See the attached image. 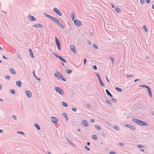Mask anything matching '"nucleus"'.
<instances>
[{"label": "nucleus", "mask_w": 154, "mask_h": 154, "mask_svg": "<svg viewBox=\"0 0 154 154\" xmlns=\"http://www.w3.org/2000/svg\"><path fill=\"white\" fill-rule=\"evenodd\" d=\"M56 43L58 49L60 50L61 49L60 44L59 40L56 37H55Z\"/></svg>", "instance_id": "obj_4"}, {"label": "nucleus", "mask_w": 154, "mask_h": 154, "mask_svg": "<svg viewBox=\"0 0 154 154\" xmlns=\"http://www.w3.org/2000/svg\"><path fill=\"white\" fill-rule=\"evenodd\" d=\"M70 48L71 51H72L73 52L75 53V54L76 53V51L75 50V48L73 45H71L70 46Z\"/></svg>", "instance_id": "obj_13"}, {"label": "nucleus", "mask_w": 154, "mask_h": 154, "mask_svg": "<svg viewBox=\"0 0 154 154\" xmlns=\"http://www.w3.org/2000/svg\"><path fill=\"white\" fill-rule=\"evenodd\" d=\"M147 88L148 90L149 96L150 97H152V93L150 88L149 87H148V88Z\"/></svg>", "instance_id": "obj_21"}, {"label": "nucleus", "mask_w": 154, "mask_h": 154, "mask_svg": "<svg viewBox=\"0 0 154 154\" xmlns=\"http://www.w3.org/2000/svg\"><path fill=\"white\" fill-rule=\"evenodd\" d=\"M95 74L97 76L98 80L99 81V82L100 83V85L102 86H104V83L103 82L102 80L101 79V78L100 77V76L99 75V74L98 73L96 72Z\"/></svg>", "instance_id": "obj_5"}, {"label": "nucleus", "mask_w": 154, "mask_h": 154, "mask_svg": "<svg viewBox=\"0 0 154 154\" xmlns=\"http://www.w3.org/2000/svg\"><path fill=\"white\" fill-rule=\"evenodd\" d=\"M59 59H60V60L63 62L65 63H66V60L63 59L62 57L60 56V57Z\"/></svg>", "instance_id": "obj_26"}, {"label": "nucleus", "mask_w": 154, "mask_h": 154, "mask_svg": "<svg viewBox=\"0 0 154 154\" xmlns=\"http://www.w3.org/2000/svg\"><path fill=\"white\" fill-rule=\"evenodd\" d=\"M115 9L116 12L118 13H119L121 12L120 10L119 9V8L118 7H116L115 8Z\"/></svg>", "instance_id": "obj_25"}, {"label": "nucleus", "mask_w": 154, "mask_h": 154, "mask_svg": "<svg viewBox=\"0 0 154 154\" xmlns=\"http://www.w3.org/2000/svg\"><path fill=\"white\" fill-rule=\"evenodd\" d=\"M133 75H127L126 76V77H127V78L132 77H133Z\"/></svg>", "instance_id": "obj_49"}, {"label": "nucleus", "mask_w": 154, "mask_h": 154, "mask_svg": "<svg viewBox=\"0 0 154 154\" xmlns=\"http://www.w3.org/2000/svg\"><path fill=\"white\" fill-rule=\"evenodd\" d=\"M66 72L68 74H71L72 71V70H70L68 69H66Z\"/></svg>", "instance_id": "obj_24"}, {"label": "nucleus", "mask_w": 154, "mask_h": 154, "mask_svg": "<svg viewBox=\"0 0 154 154\" xmlns=\"http://www.w3.org/2000/svg\"><path fill=\"white\" fill-rule=\"evenodd\" d=\"M10 71L11 73L13 74H15L16 73L15 70L12 69H10Z\"/></svg>", "instance_id": "obj_23"}, {"label": "nucleus", "mask_w": 154, "mask_h": 154, "mask_svg": "<svg viewBox=\"0 0 154 154\" xmlns=\"http://www.w3.org/2000/svg\"><path fill=\"white\" fill-rule=\"evenodd\" d=\"M93 46L96 49H97L98 48L97 46L95 44H93Z\"/></svg>", "instance_id": "obj_41"}, {"label": "nucleus", "mask_w": 154, "mask_h": 154, "mask_svg": "<svg viewBox=\"0 0 154 154\" xmlns=\"http://www.w3.org/2000/svg\"><path fill=\"white\" fill-rule=\"evenodd\" d=\"M132 120L135 123L139 124L140 125H148V124L146 122L140 121L137 119H133Z\"/></svg>", "instance_id": "obj_1"}, {"label": "nucleus", "mask_w": 154, "mask_h": 154, "mask_svg": "<svg viewBox=\"0 0 154 154\" xmlns=\"http://www.w3.org/2000/svg\"><path fill=\"white\" fill-rule=\"evenodd\" d=\"M113 128L114 129H116L118 130L119 129V127H118V126H114Z\"/></svg>", "instance_id": "obj_43"}, {"label": "nucleus", "mask_w": 154, "mask_h": 154, "mask_svg": "<svg viewBox=\"0 0 154 154\" xmlns=\"http://www.w3.org/2000/svg\"><path fill=\"white\" fill-rule=\"evenodd\" d=\"M140 3L142 4H144V0H140Z\"/></svg>", "instance_id": "obj_53"}, {"label": "nucleus", "mask_w": 154, "mask_h": 154, "mask_svg": "<svg viewBox=\"0 0 154 154\" xmlns=\"http://www.w3.org/2000/svg\"><path fill=\"white\" fill-rule=\"evenodd\" d=\"M131 129L134 130L135 129V128L134 126H125Z\"/></svg>", "instance_id": "obj_19"}, {"label": "nucleus", "mask_w": 154, "mask_h": 154, "mask_svg": "<svg viewBox=\"0 0 154 154\" xmlns=\"http://www.w3.org/2000/svg\"><path fill=\"white\" fill-rule=\"evenodd\" d=\"M53 11L56 13H57V14L59 16H61L62 15V13L60 11L57 9V8H53Z\"/></svg>", "instance_id": "obj_8"}, {"label": "nucleus", "mask_w": 154, "mask_h": 154, "mask_svg": "<svg viewBox=\"0 0 154 154\" xmlns=\"http://www.w3.org/2000/svg\"><path fill=\"white\" fill-rule=\"evenodd\" d=\"M54 75L58 78L60 79H61L62 80L64 81H66V78L64 77H63V75L60 72H56L54 74Z\"/></svg>", "instance_id": "obj_2"}, {"label": "nucleus", "mask_w": 154, "mask_h": 154, "mask_svg": "<svg viewBox=\"0 0 154 154\" xmlns=\"http://www.w3.org/2000/svg\"><path fill=\"white\" fill-rule=\"evenodd\" d=\"M57 128H58V127H57V126H56V125L54 126V129H56L57 130H58Z\"/></svg>", "instance_id": "obj_59"}, {"label": "nucleus", "mask_w": 154, "mask_h": 154, "mask_svg": "<svg viewBox=\"0 0 154 154\" xmlns=\"http://www.w3.org/2000/svg\"><path fill=\"white\" fill-rule=\"evenodd\" d=\"M110 58L111 60L112 63L113 64L114 62V58L113 57H110Z\"/></svg>", "instance_id": "obj_37"}, {"label": "nucleus", "mask_w": 154, "mask_h": 154, "mask_svg": "<svg viewBox=\"0 0 154 154\" xmlns=\"http://www.w3.org/2000/svg\"><path fill=\"white\" fill-rule=\"evenodd\" d=\"M18 58L20 59V60H22V57L21 56V55L20 54H19L18 56Z\"/></svg>", "instance_id": "obj_48"}, {"label": "nucleus", "mask_w": 154, "mask_h": 154, "mask_svg": "<svg viewBox=\"0 0 154 154\" xmlns=\"http://www.w3.org/2000/svg\"><path fill=\"white\" fill-rule=\"evenodd\" d=\"M139 86L143 88H147L148 87V86L145 85H140Z\"/></svg>", "instance_id": "obj_34"}, {"label": "nucleus", "mask_w": 154, "mask_h": 154, "mask_svg": "<svg viewBox=\"0 0 154 154\" xmlns=\"http://www.w3.org/2000/svg\"><path fill=\"white\" fill-rule=\"evenodd\" d=\"M71 18L72 20H74L75 17L74 14H73L72 13H71Z\"/></svg>", "instance_id": "obj_31"}, {"label": "nucleus", "mask_w": 154, "mask_h": 154, "mask_svg": "<svg viewBox=\"0 0 154 154\" xmlns=\"http://www.w3.org/2000/svg\"><path fill=\"white\" fill-rule=\"evenodd\" d=\"M55 56L57 58H59V57H60V56H58L57 54H55Z\"/></svg>", "instance_id": "obj_54"}, {"label": "nucleus", "mask_w": 154, "mask_h": 154, "mask_svg": "<svg viewBox=\"0 0 154 154\" xmlns=\"http://www.w3.org/2000/svg\"><path fill=\"white\" fill-rule=\"evenodd\" d=\"M84 147L88 151H89L90 150V149L88 148L87 146H85Z\"/></svg>", "instance_id": "obj_46"}, {"label": "nucleus", "mask_w": 154, "mask_h": 154, "mask_svg": "<svg viewBox=\"0 0 154 154\" xmlns=\"http://www.w3.org/2000/svg\"><path fill=\"white\" fill-rule=\"evenodd\" d=\"M28 18L32 21H35L36 20V18L33 16L31 15H28L27 16Z\"/></svg>", "instance_id": "obj_7"}, {"label": "nucleus", "mask_w": 154, "mask_h": 154, "mask_svg": "<svg viewBox=\"0 0 154 154\" xmlns=\"http://www.w3.org/2000/svg\"><path fill=\"white\" fill-rule=\"evenodd\" d=\"M66 139L67 141L69 144H70L71 146H74V144L72 142V141L70 140L68 138L67 136H66Z\"/></svg>", "instance_id": "obj_12"}, {"label": "nucleus", "mask_w": 154, "mask_h": 154, "mask_svg": "<svg viewBox=\"0 0 154 154\" xmlns=\"http://www.w3.org/2000/svg\"><path fill=\"white\" fill-rule=\"evenodd\" d=\"M118 144L121 146H123L124 145V143H118Z\"/></svg>", "instance_id": "obj_42"}, {"label": "nucleus", "mask_w": 154, "mask_h": 154, "mask_svg": "<svg viewBox=\"0 0 154 154\" xmlns=\"http://www.w3.org/2000/svg\"><path fill=\"white\" fill-rule=\"evenodd\" d=\"M51 119L52 122L54 124H57L58 122V120L57 119L54 117H51Z\"/></svg>", "instance_id": "obj_9"}, {"label": "nucleus", "mask_w": 154, "mask_h": 154, "mask_svg": "<svg viewBox=\"0 0 154 154\" xmlns=\"http://www.w3.org/2000/svg\"><path fill=\"white\" fill-rule=\"evenodd\" d=\"M25 92L28 97H31L32 94L30 91H26Z\"/></svg>", "instance_id": "obj_15"}, {"label": "nucleus", "mask_w": 154, "mask_h": 154, "mask_svg": "<svg viewBox=\"0 0 154 154\" xmlns=\"http://www.w3.org/2000/svg\"><path fill=\"white\" fill-rule=\"evenodd\" d=\"M33 74L34 75V76L35 77V78H36V76L35 75V71L34 70L33 71Z\"/></svg>", "instance_id": "obj_56"}, {"label": "nucleus", "mask_w": 154, "mask_h": 154, "mask_svg": "<svg viewBox=\"0 0 154 154\" xmlns=\"http://www.w3.org/2000/svg\"><path fill=\"white\" fill-rule=\"evenodd\" d=\"M10 93L12 94H15V91L14 90L11 89L10 90Z\"/></svg>", "instance_id": "obj_32"}, {"label": "nucleus", "mask_w": 154, "mask_h": 154, "mask_svg": "<svg viewBox=\"0 0 154 154\" xmlns=\"http://www.w3.org/2000/svg\"><path fill=\"white\" fill-rule=\"evenodd\" d=\"M74 23L75 25L79 26L82 25L81 22L78 20H75L74 21Z\"/></svg>", "instance_id": "obj_6"}, {"label": "nucleus", "mask_w": 154, "mask_h": 154, "mask_svg": "<svg viewBox=\"0 0 154 154\" xmlns=\"http://www.w3.org/2000/svg\"><path fill=\"white\" fill-rule=\"evenodd\" d=\"M94 119H92L91 120V122H92V123H93L94 122Z\"/></svg>", "instance_id": "obj_57"}, {"label": "nucleus", "mask_w": 154, "mask_h": 154, "mask_svg": "<svg viewBox=\"0 0 154 154\" xmlns=\"http://www.w3.org/2000/svg\"><path fill=\"white\" fill-rule=\"evenodd\" d=\"M56 24L60 28L62 29L64 28V27L63 26L62 24L61 23L60 21H58Z\"/></svg>", "instance_id": "obj_11"}, {"label": "nucleus", "mask_w": 154, "mask_h": 154, "mask_svg": "<svg viewBox=\"0 0 154 154\" xmlns=\"http://www.w3.org/2000/svg\"><path fill=\"white\" fill-rule=\"evenodd\" d=\"M32 26L33 27H41V28H42L43 27V25L42 24H40V23L36 24H35L33 25Z\"/></svg>", "instance_id": "obj_10"}, {"label": "nucleus", "mask_w": 154, "mask_h": 154, "mask_svg": "<svg viewBox=\"0 0 154 154\" xmlns=\"http://www.w3.org/2000/svg\"><path fill=\"white\" fill-rule=\"evenodd\" d=\"M106 102L108 104H109V105H111L112 103L111 102H110L108 100H105Z\"/></svg>", "instance_id": "obj_36"}, {"label": "nucleus", "mask_w": 154, "mask_h": 154, "mask_svg": "<svg viewBox=\"0 0 154 154\" xmlns=\"http://www.w3.org/2000/svg\"><path fill=\"white\" fill-rule=\"evenodd\" d=\"M2 57L4 59H8L7 58H6V57L4 55H3L2 56Z\"/></svg>", "instance_id": "obj_60"}, {"label": "nucleus", "mask_w": 154, "mask_h": 154, "mask_svg": "<svg viewBox=\"0 0 154 154\" xmlns=\"http://www.w3.org/2000/svg\"><path fill=\"white\" fill-rule=\"evenodd\" d=\"M152 8L154 9V4L152 5Z\"/></svg>", "instance_id": "obj_64"}, {"label": "nucleus", "mask_w": 154, "mask_h": 154, "mask_svg": "<svg viewBox=\"0 0 154 154\" xmlns=\"http://www.w3.org/2000/svg\"><path fill=\"white\" fill-rule=\"evenodd\" d=\"M12 118L13 119H14L15 120H16L17 119V117L14 115H12Z\"/></svg>", "instance_id": "obj_40"}, {"label": "nucleus", "mask_w": 154, "mask_h": 154, "mask_svg": "<svg viewBox=\"0 0 154 154\" xmlns=\"http://www.w3.org/2000/svg\"><path fill=\"white\" fill-rule=\"evenodd\" d=\"M5 77L6 79H11V77L10 76L8 75H7Z\"/></svg>", "instance_id": "obj_47"}, {"label": "nucleus", "mask_w": 154, "mask_h": 154, "mask_svg": "<svg viewBox=\"0 0 154 154\" xmlns=\"http://www.w3.org/2000/svg\"><path fill=\"white\" fill-rule=\"evenodd\" d=\"M62 105L65 107H67L68 106V105L66 103L64 102H62Z\"/></svg>", "instance_id": "obj_29"}, {"label": "nucleus", "mask_w": 154, "mask_h": 154, "mask_svg": "<svg viewBox=\"0 0 154 154\" xmlns=\"http://www.w3.org/2000/svg\"><path fill=\"white\" fill-rule=\"evenodd\" d=\"M86 62H87V60L86 59H84V65H85L86 64Z\"/></svg>", "instance_id": "obj_55"}, {"label": "nucleus", "mask_w": 154, "mask_h": 154, "mask_svg": "<svg viewBox=\"0 0 154 154\" xmlns=\"http://www.w3.org/2000/svg\"><path fill=\"white\" fill-rule=\"evenodd\" d=\"M111 100L115 102L116 103L117 102V100L116 99L112 98H111Z\"/></svg>", "instance_id": "obj_44"}, {"label": "nucleus", "mask_w": 154, "mask_h": 154, "mask_svg": "<svg viewBox=\"0 0 154 154\" xmlns=\"http://www.w3.org/2000/svg\"><path fill=\"white\" fill-rule=\"evenodd\" d=\"M146 2L148 4H149L150 2V0H146Z\"/></svg>", "instance_id": "obj_58"}, {"label": "nucleus", "mask_w": 154, "mask_h": 154, "mask_svg": "<svg viewBox=\"0 0 154 154\" xmlns=\"http://www.w3.org/2000/svg\"><path fill=\"white\" fill-rule=\"evenodd\" d=\"M93 68L94 70H96L97 69V67L95 65H93Z\"/></svg>", "instance_id": "obj_45"}, {"label": "nucleus", "mask_w": 154, "mask_h": 154, "mask_svg": "<svg viewBox=\"0 0 154 154\" xmlns=\"http://www.w3.org/2000/svg\"><path fill=\"white\" fill-rule=\"evenodd\" d=\"M62 115L65 118L66 121L68 122L69 121V119L67 116V114L65 112H63L62 113Z\"/></svg>", "instance_id": "obj_14"}, {"label": "nucleus", "mask_w": 154, "mask_h": 154, "mask_svg": "<svg viewBox=\"0 0 154 154\" xmlns=\"http://www.w3.org/2000/svg\"><path fill=\"white\" fill-rule=\"evenodd\" d=\"M55 90L57 92H58L61 95H63L64 94L63 90L61 88L56 87L55 88Z\"/></svg>", "instance_id": "obj_3"}, {"label": "nucleus", "mask_w": 154, "mask_h": 154, "mask_svg": "<svg viewBox=\"0 0 154 154\" xmlns=\"http://www.w3.org/2000/svg\"><path fill=\"white\" fill-rule=\"evenodd\" d=\"M95 128L98 130H100L101 129L100 126H95Z\"/></svg>", "instance_id": "obj_39"}, {"label": "nucleus", "mask_w": 154, "mask_h": 154, "mask_svg": "<svg viewBox=\"0 0 154 154\" xmlns=\"http://www.w3.org/2000/svg\"><path fill=\"white\" fill-rule=\"evenodd\" d=\"M36 128L38 130H40V126H35Z\"/></svg>", "instance_id": "obj_50"}, {"label": "nucleus", "mask_w": 154, "mask_h": 154, "mask_svg": "<svg viewBox=\"0 0 154 154\" xmlns=\"http://www.w3.org/2000/svg\"><path fill=\"white\" fill-rule=\"evenodd\" d=\"M29 55L32 58H33L34 57V55H33V53L32 52V51L31 49H29Z\"/></svg>", "instance_id": "obj_17"}, {"label": "nucleus", "mask_w": 154, "mask_h": 154, "mask_svg": "<svg viewBox=\"0 0 154 154\" xmlns=\"http://www.w3.org/2000/svg\"><path fill=\"white\" fill-rule=\"evenodd\" d=\"M109 154H116V152L114 151H111L110 152Z\"/></svg>", "instance_id": "obj_51"}, {"label": "nucleus", "mask_w": 154, "mask_h": 154, "mask_svg": "<svg viewBox=\"0 0 154 154\" xmlns=\"http://www.w3.org/2000/svg\"><path fill=\"white\" fill-rule=\"evenodd\" d=\"M82 125H88V124L86 120H83L82 122Z\"/></svg>", "instance_id": "obj_22"}, {"label": "nucleus", "mask_w": 154, "mask_h": 154, "mask_svg": "<svg viewBox=\"0 0 154 154\" xmlns=\"http://www.w3.org/2000/svg\"><path fill=\"white\" fill-rule=\"evenodd\" d=\"M143 29L145 31V32H147V29L145 25H143Z\"/></svg>", "instance_id": "obj_33"}, {"label": "nucleus", "mask_w": 154, "mask_h": 154, "mask_svg": "<svg viewBox=\"0 0 154 154\" xmlns=\"http://www.w3.org/2000/svg\"><path fill=\"white\" fill-rule=\"evenodd\" d=\"M44 15H45V16L46 17H48V18H49L50 19H51V18L52 17V16L50 15H49L46 13H45Z\"/></svg>", "instance_id": "obj_27"}, {"label": "nucleus", "mask_w": 154, "mask_h": 154, "mask_svg": "<svg viewBox=\"0 0 154 154\" xmlns=\"http://www.w3.org/2000/svg\"><path fill=\"white\" fill-rule=\"evenodd\" d=\"M71 109L74 112H76L77 110L75 108H71Z\"/></svg>", "instance_id": "obj_52"}, {"label": "nucleus", "mask_w": 154, "mask_h": 154, "mask_svg": "<svg viewBox=\"0 0 154 154\" xmlns=\"http://www.w3.org/2000/svg\"><path fill=\"white\" fill-rule=\"evenodd\" d=\"M22 83L20 81H17L16 82V85L19 88L21 86Z\"/></svg>", "instance_id": "obj_16"}, {"label": "nucleus", "mask_w": 154, "mask_h": 154, "mask_svg": "<svg viewBox=\"0 0 154 154\" xmlns=\"http://www.w3.org/2000/svg\"><path fill=\"white\" fill-rule=\"evenodd\" d=\"M137 147L139 148H143L144 146L142 145L139 144L137 146Z\"/></svg>", "instance_id": "obj_35"}, {"label": "nucleus", "mask_w": 154, "mask_h": 154, "mask_svg": "<svg viewBox=\"0 0 154 154\" xmlns=\"http://www.w3.org/2000/svg\"><path fill=\"white\" fill-rule=\"evenodd\" d=\"M87 106L88 108H90V106L89 104H87Z\"/></svg>", "instance_id": "obj_62"}, {"label": "nucleus", "mask_w": 154, "mask_h": 154, "mask_svg": "<svg viewBox=\"0 0 154 154\" xmlns=\"http://www.w3.org/2000/svg\"><path fill=\"white\" fill-rule=\"evenodd\" d=\"M51 19L53 21H54L56 24L59 21V20L58 19H57L56 18L53 17H52L51 18Z\"/></svg>", "instance_id": "obj_18"}, {"label": "nucleus", "mask_w": 154, "mask_h": 154, "mask_svg": "<svg viewBox=\"0 0 154 154\" xmlns=\"http://www.w3.org/2000/svg\"><path fill=\"white\" fill-rule=\"evenodd\" d=\"M138 81H140V79H136L134 80V82H137Z\"/></svg>", "instance_id": "obj_61"}, {"label": "nucleus", "mask_w": 154, "mask_h": 154, "mask_svg": "<svg viewBox=\"0 0 154 154\" xmlns=\"http://www.w3.org/2000/svg\"><path fill=\"white\" fill-rule=\"evenodd\" d=\"M115 89L116 90L119 92H121L122 91V89L118 87H116Z\"/></svg>", "instance_id": "obj_30"}, {"label": "nucleus", "mask_w": 154, "mask_h": 154, "mask_svg": "<svg viewBox=\"0 0 154 154\" xmlns=\"http://www.w3.org/2000/svg\"><path fill=\"white\" fill-rule=\"evenodd\" d=\"M88 43L89 45H90L91 44L90 41H88Z\"/></svg>", "instance_id": "obj_63"}, {"label": "nucleus", "mask_w": 154, "mask_h": 154, "mask_svg": "<svg viewBox=\"0 0 154 154\" xmlns=\"http://www.w3.org/2000/svg\"><path fill=\"white\" fill-rule=\"evenodd\" d=\"M106 92L108 96H109L111 97H112V94L110 93L109 91L107 89L106 90Z\"/></svg>", "instance_id": "obj_20"}, {"label": "nucleus", "mask_w": 154, "mask_h": 154, "mask_svg": "<svg viewBox=\"0 0 154 154\" xmlns=\"http://www.w3.org/2000/svg\"><path fill=\"white\" fill-rule=\"evenodd\" d=\"M17 133L18 134H22L23 135H24L25 134V133L24 132L21 131H18L17 132Z\"/></svg>", "instance_id": "obj_38"}, {"label": "nucleus", "mask_w": 154, "mask_h": 154, "mask_svg": "<svg viewBox=\"0 0 154 154\" xmlns=\"http://www.w3.org/2000/svg\"><path fill=\"white\" fill-rule=\"evenodd\" d=\"M92 138L93 139L95 140H97V137L96 135H93L92 136Z\"/></svg>", "instance_id": "obj_28"}]
</instances>
